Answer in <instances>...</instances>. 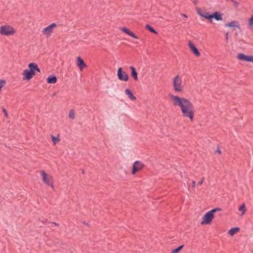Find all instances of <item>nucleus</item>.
<instances>
[{
  "label": "nucleus",
  "instance_id": "aec40b11",
  "mask_svg": "<svg viewBox=\"0 0 253 253\" xmlns=\"http://www.w3.org/2000/svg\"><path fill=\"white\" fill-rule=\"evenodd\" d=\"M226 27H236L238 29H240V26L239 23L236 21H233L230 23L226 24L225 25Z\"/></svg>",
  "mask_w": 253,
  "mask_h": 253
},
{
  "label": "nucleus",
  "instance_id": "393cba45",
  "mask_svg": "<svg viewBox=\"0 0 253 253\" xmlns=\"http://www.w3.org/2000/svg\"><path fill=\"white\" fill-rule=\"evenodd\" d=\"M51 140L54 145H55L60 140L58 137H55L54 136H51Z\"/></svg>",
  "mask_w": 253,
  "mask_h": 253
},
{
  "label": "nucleus",
  "instance_id": "7c9ffc66",
  "mask_svg": "<svg viewBox=\"0 0 253 253\" xmlns=\"http://www.w3.org/2000/svg\"><path fill=\"white\" fill-rule=\"evenodd\" d=\"M191 185L193 188H195L196 187V182L195 181H193L191 183Z\"/></svg>",
  "mask_w": 253,
  "mask_h": 253
},
{
  "label": "nucleus",
  "instance_id": "b1692460",
  "mask_svg": "<svg viewBox=\"0 0 253 253\" xmlns=\"http://www.w3.org/2000/svg\"><path fill=\"white\" fill-rule=\"evenodd\" d=\"M239 211L242 212L240 214L242 216L244 215L246 211V206L244 203L242 204V205L239 208Z\"/></svg>",
  "mask_w": 253,
  "mask_h": 253
},
{
  "label": "nucleus",
  "instance_id": "6e6552de",
  "mask_svg": "<svg viewBox=\"0 0 253 253\" xmlns=\"http://www.w3.org/2000/svg\"><path fill=\"white\" fill-rule=\"evenodd\" d=\"M144 167V164L140 161H135L132 166L131 173L135 174L136 172L141 170Z\"/></svg>",
  "mask_w": 253,
  "mask_h": 253
},
{
  "label": "nucleus",
  "instance_id": "423d86ee",
  "mask_svg": "<svg viewBox=\"0 0 253 253\" xmlns=\"http://www.w3.org/2000/svg\"><path fill=\"white\" fill-rule=\"evenodd\" d=\"M57 25L53 23L49 26L43 28L42 30V34L47 38L49 37L52 33L53 32L54 30L56 27Z\"/></svg>",
  "mask_w": 253,
  "mask_h": 253
},
{
  "label": "nucleus",
  "instance_id": "ddd939ff",
  "mask_svg": "<svg viewBox=\"0 0 253 253\" xmlns=\"http://www.w3.org/2000/svg\"><path fill=\"white\" fill-rule=\"evenodd\" d=\"M76 65L80 71H82L84 68L86 67V65L84 60L80 56L77 57Z\"/></svg>",
  "mask_w": 253,
  "mask_h": 253
},
{
  "label": "nucleus",
  "instance_id": "cd10ccee",
  "mask_svg": "<svg viewBox=\"0 0 253 253\" xmlns=\"http://www.w3.org/2000/svg\"><path fill=\"white\" fill-rule=\"evenodd\" d=\"M183 247H184V245L180 246L179 247H178L176 249H175L174 250H173L172 251V252H171V253H178L180 251H181Z\"/></svg>",
  "mask_w": 253,
  "mask_h": 253
},
{
  "label": "nucleus",
  "instance_id": "473e14b6",
  "mask_svg": "<svg viewBox=\"0 0 253 253\" xmlns=\"http://www.w3.org/2000/svg\"><path fill=\"white\" fill-rule=\"evenodd\" d=\"M228 33H226V40H228Z\"/></svg>",
  "mask_w": 253,
  "mask_h": 253
},
{
  "label": "nucleus",
  "instance_id": "0eeeda50",
  "mask_svg": "<svg viewBox=\"0 0 253 253\" xmlns=\"http://www.w3.org/2000/svg\"><path fill=\"white\" fill-rule=\"evenodd\" d=\"M237 58L241 61L253 63V55H247L243 53H240L238 54Z\"/></svg>",
  "mask_w": 253,
  "mask_h": 253
},
{
  "label": "nucleus",
  "instance_id": "f8f14e48",
  "mask_svg": "<svg viewBox=\"0 0 253 253\" xmlns=\"http://www.w3.org/2000/svg\"><path fill=\"white\" fill-rule=\"evenodd\" d=\"M210 22H211L212 19L214 18L217 21H222L223 20L222 14L220 12H215L212 14H211L209 17Z\"/></svg>",
  "mask_w": 253,
  "mask_h": 253
},
{
  "label": "nucleus",
  "instance_id": "c756f323",
  "mask_svg": "<svg viewBox=\"0 0 253 253\" xmlns=\"http://www.w3.org/2000/svg\"><path fill=\"white\" fill-rule=\"evenodd\" d=\"M204 182V178H202L199 182L198 183V184L199 185H202L203 183Z\"/></svg>",
  "mask_w": 253,
  "mask_h": 253
},
{
  "label": "nucleus",
  "instance_id": "a211bd4d",
  "mask_svg": "<svg viewBox=\"0 0 253 253\" xmlns=\"http://www.w3.org/2000/svg\"><path fill=\"white\" fill-rule=\"evenodd\" d=\"M197 13L201 17L208 20L209 21L211 14L209 13L204 11L202 12L201 10L199 9L197 10Z\"/></svg>",
  "mask_w": 253,
  "mask_h": 253
},
{
  "label": "nucleus",
  "instance_id": "f257e3e1",
  "mask_svg": "<svg viewBox=\"0 0 253 253\" xmlns=\"http://www.w3.org/2000/svg\"><path fill=\"white\" fill-rule=\"evenodd\" d=\"M170 100L174 106L179 107L184 118H188L191 122L194 120L195 110L192 102L188 98L170 94Z\"/></svg>",
  "mask_w": 253,
  "mask_h": 253
},
{
  "label": "nucleus",
  "instance_id": "4468645a",
  "mask_svg": "<svg viewBox=\"0 0 253 253\" xmlns=\"http://www.w3.org/2000/svg\"><path fill=\"white\" fill-rule=\"evenodd\" d=\"M188 46L190 50L196 56L199 57L200 56V52L191 42H189Z\"/></svg>",
  "mask_w": 253,
  "mask_h": 253
},
{
  "label": "nucleus",
  "instance_id": "1a4fd4ad",
  "mask_svg": "<svg viewBox=\"0 0 253 253\" xmlns=\"http://www.w3.org/2000/svg\"><path fill=\"white\" fill-rule=\"evenodd\" d=\"M117 76L119 79L122 81L126 82L128 80V76L127 73L122 70L121 67H119L118 70Z\"/></svg>",
  "mask_w": 253,
  "mask_h": 253
},
{
  "label": "nucleus",
  "instance_id": "9b49d317",
  "mask_svg": "<svg viewBox=\"0 0 253 253\" xmlns=\"http://www.w3.org/2000/svg\"><path fill=\"white\" fill-rule=\"evenodd\" d=\"M35 75V73H33L29 69H25L23 72V79L27 81L30 80Z\"/></svg>",
  "mask_w": 253,
  "mask_h": 253
},
{
  "label": "nucleus",
  "instance_id": "20e7f679",
  "mask_svg": "<svg viewBox=\"0 0 253 253\" xmlns=\"http://www.w3.org/2000/svg\"><path fill=\"white\" fill-rule=\"evenodd\" d=\"M172 87L176 92L182 93L184 91V85L181 77L179 75H176L172 79Z\"/></svg>",
  "mask_w": 253,
  "mask_h": 253
},
{
  "label": "nucleus",
  "instance_id": "6ab92c4d",
  "mask_svg": "<svg viewBox=\"0 0 253 253\" xmlns=\"http://www.w3.org/2000/svg\"><path fill=\"white\" fill-rule=\"evenodd\" d=\"M46 81L48 84H54L56 83L57 79L55 76H50L46 79Z\"/></svg>",
  "mask_w": 253,
  "mask_h": 253
},
{
  "label": "nucleus",
  "instance_id": "f03ea898",
  "mask_svg": "<svg viewBox=\"0 0 253 253\" xmlns=\"http://www.w3.org/2000/svg\"><path fill=\"white\" fill-rule=\"evenodd\" d=\"M221 209L218 208L211 210L207 212L203 216L201 222V225H209L214 218V213L217 211H220Z\"/></svg>",
  "mask_w": 253,
  "mask_h": 253
},
{
  "label": "nucleus",
  "instance_id": "2f4dec72",
  "mask_svg": "<svg viewBox=\"0 0 253 253\" xmlns=\"http://www.w3.org/2000/svg\"><path fill=\"white\" fill-rule=\"evenodd\" d=\"M181 16L185 18L187 17V15L184 13L181 14Z\"/></svg>",
  "mask_w": 253,
  "mask_h": 253
},
{
  "label": "nucleus",
  "instance_id": "f3484780",
  "mask_svg": "<svg viewBox=\"0 0 253 253\" xmlns=\"http://www.w3.org/2000/svg\"><path fill=\"white\" fill-rule=\"evenodd\" d=\"M130 70H131V76L133 78L134 81H138V76H137V73L135 69V68L133 66H130L129 67Z\"/></svg>",
  "mask_w": 253,
  "mask_h": 253
},
{
  "label": "nucleus",
  "instance_id": "4be33fe9",
  "mask_svg": "<svg viewBox=\"0 0 253 253\" xmlns=\"http://www.w3.org/2000/svg\"><path fill=\"white\" fill-rule=\"evenodd\" d=\"M239 230L240 228L239 227L232 228L228 231V233L231 236H233L235 234L237 233Z\"/></svg>",
  "mask_w": 253,
  "mask_h": 253
},
{
  "label": "nucleus",
  "instance_id": "39448f33",
  "mask_svg": "<svg viewBox=\"0 0 253 253\" xmlns=\"http://www.w3.org/2000/svg\"><path fill=\"white\" fill-rule=\"evenodd\" d=\"M42 181L47 185L53 188V179L51 175L45 173L43 170L40 172Z\"/></svg>",
  "mask_w": 253,
  "mask_h": 253
},
{
  "label": "nucleus",
  "instance_id": "bb28decb",
  "mask_svg": "<svg viewBox=\"0 0 253 253\" xmlns=\"http://www.w3.org/2000/svg\"><path fill=\"white\" fill-rule=\"evenodd\" d=\"M145 27H146V28L147 30L150 31L151 32L153 33L156 34H157V32L151 26H150L149 25L147 24L145 26Z\"/></svg>",
  "mask_w": 253,
  "mask_h": 253
},
{
  "label": "nucleus",
  "instance_id": "9d476101",
  "mask_svg": "<svg viewBox=\"0 0 253 253\" xmlns=\"http://www.w3.org/2000/svg\"><path fill=\"white\" fill-rule=\"evenodd\" d=\"M35 75V73H33L29 69H25L23 72V79L27 81L30 80Z\"/></svg>",
  "mask_w": 253,
  "mask_h": 253
},
{
  "label": "nucleus",
  "instance_id": "dca6fc26",
  "mask_svg": "<svg viewBox=\"0 0 253 253\" xmlns=\"http://www.w3.org/2000/svg\"><path fill=\"white\" fill-rule=\"evenodd\" d=\"M121 30L125 33H126L128 35L133 37V38L135 39H137L138 37L135 36L132 32L130 31L128 29L126 28V27H122L121 28Z\"/></svg>",
  "mask_w": 253,
  "mask_h": 253
},
{
  "label": "nucleus",
  "instance_id": "5701e85b",
  "mask_svg": "<svg viewBox=\"0 0 253 253\" xmlns=\"http://www.w3.org/2000/svg\"><path fill=\"white\" fill-rule=\"evenodd\" d=\"M248 27L249 29L253 30V14L248 19Z\"/></svg>",
  "mask_w": 253,
  "mask_h": 253
},
{
  "label": "nucleus",
  "instance_id": "2eb2a0df",
  "mask_svg": "<svg viewBox=\"0 0 253 253\" xmlns=\"http://www.w3.org/2000/svg\"><path fill=\"white\" fill-rule=\"evenodd\" d=\"M28 67L29 69L31 70L32 72H33V73H35L37 72L38 73H40L41 70L40 68L38 67V65L32 62L28 64Z\"/></svg>",
  "mask_w": 253,
  "mask_h": 253
},
{
  "label": "nucleus",
  "instance_id": "7ed1b4c3",
  "mask_svg": "<svg viewBox=\"0 0 253 253\" xmlns=\"http://www.w3.org/2000/svg\"><path fill=\"white\" fill-rule=\"evenodd\" d=\"M17 33V30L12 26L9 24H5L0 27V35L1 36L10 37L14 36Z\"/></svg>",
  "mask_w": 253,
  "mask_h": 253
},
{
  "label": "nucleus",
  "instance_id": "412c9836",
  "mask_svg": "<svg viewBox=\"0 0 253 253\" xmlns=\"http://www.w3.org/2000/svg\"><path fill=\"white\" fill-rule=\"evenodd\" d=\"M125 93L128 96V98H129L130 100H136V97L133 95L132 91L129 89H126L125 90Z\"/></svg>",
  "mask_w": 253,
  "mask_h": 253
},
{
  "label": "nucleus",
  "instance_id": "a878e982",
  "mask_svg": "<svg viewBox=\"0 0 253 253\" xmlns=\"http://www.w3.org/2000/svg\"><path fill=\"white\" fill-rule=\"evenodd\" d=\"M69 118L72 120L75 118V113L73 110H71L69 113Z\"/></svg>",
  "mask_w": 253,
  "mask_h": 253
},
{
  "label": "nucleus",
  "instance_id": "c85d7f7f",
  "mask_svg": "<svg viewBox=\"0 0 253 253\" xmlns=\"http://www.w3.org/2000/svg\"><path fill=\"white\" fill-rule=\"evenodd\" d=\"M2 111L4 113L5 117L6 118H8V113H7L6 109L3 107H2Z\"/></svg>",
  "mask_w": 253,
  "mask_h": 253
}]
</instances>
